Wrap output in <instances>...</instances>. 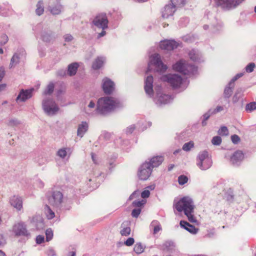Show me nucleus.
I'll list each match as a JSON object with an SVG mask.
<instances>
[{
    "instance_id": "14",
    "label": "nucleus",
    "mask_w": 256,
    "mask_h": 256,
    "mask_svg": "<svg viewBox=\"0 0 256 256\" xmlns=\"http://www.w3.org/2000/svg\"><path fill=\"white\" fill-rule=\"evenodd\" d=\"M152 84L153 77L152 76H148L145 80L144 90L150 96L152 95L154 93Z\"/></svg>"
},
{
    "instance_id": "7",
    "label": "nucleus",
    "mask_w": 256,
    "mask_h": 256,
    "mask_svg": "<svg viewBox=\"0 0 256 256\" xmlns=\"http://www.w3.org/2000/svg\"><path fill=\"white\" fill-rule=\"evenodd\" d=\"M108 20L106 13L102 12L98 14L94 18L92 23L98 28L102 30L108 28Z\"/></svg>"
},
{
    "instance_id": "60",
    "label": "nucleus",
    "mask_w": 256,
    "mask_h": 256,
    "mask_svg": "<svg viewBox=\"0 0 256 256\" xmlns=\"http://www.w3.org/2000/svg\"><path fill=\"white\" fill-rule=\"evenodd\" d=\"M106 34V32L104 30H103L101 32L98 34V37L100 38L102 36H103Z\"/></svg>"
},
{
    "instance_id": "47",
    "label": "nucleus",
    "mask_w": 256,
    "mask_h": 256,
    "mask_svg": "<svg viewBox=\"0 0 256 256\" xmlns=\"http://www.w3.org/2000/svg\"><path fill=\"white\" fill-rule=\"evenodd\" d=\"M141 210L140 208L134 209L132 210V215L134 218H137L140 214Z\"/></svg>"
},
{
    "instance_id": "39",
    "label": "nucleus",
    "mask_w": 256,
    "mask_h": 256,
    "mask_svg": "<svg viewBox=\"0 0 256 256\" xmlns=\"http://www.w3.org/2000/svg\"><path fill=\"white\" fill-rule=\"evenodd\" d=\"M46 240L48 242L53 237V232L51 228H48L46 231Z\"/></svg>"
},
{
    "instance_id": "62",
    "label": "nucleus",
    "mask_w": 256,
    "mask_h": 256,
    "mask_svg": "<svg viewBox=\"0 0 256 256\" xmlns=\"http://www.w3.org/2000/svg\"><path fill=\"white\" fill-rule=\"evenodd\" d=\"M136 194H137V192H136H136H133V193L130 195V199H131V200H132V199H133V198H134L135 196H136Z\"/></svg>"
},
{
    "instance_id": "3",
    "label": "nucleus",
    "mask_w": 256,
    "mask_h": 256,
    "mask_svg": "<svg viewBox=\"0 0 256 256\" xmlns=\"http://www.w3.org/2000/svg\"><path fill=\"white\" fill-rule=\"evenodd\" d=\"M212 164V160L208 156L207 152L204 151L200 152L198 158L197 166L202 170L208 169Z\"/></svg>"
},
{
    "instance_id": "18",
    "label": "nucleus",
    "mask_w": 256,
    "mask_h": 256,
    "mask_svg": "<svg viewBox=\"0 0 256 256\" xmlns=\"http://www.w3.org/2000/svg\"><path fill=\"white\" fill-rule=\"evenodd\" d=\"M176 10V8L172 4L166 5L162 12V16L164 18H168L172 16Z\"/></svg>"
},
{
    "instance_id": "45",
    "label": "nucleus",
    "mask_w": 256,
    "mask_h": 256,
    "mask_svg": "<svg viewBox=\"0 0 256 256\" xmlns=\"http://www.w3.org/2000/svg\"><path fill=\"white\" fill-rule=\"evenodd\" d=\"M58 155L60 158H64L66 156V152L65 148L60 149L58 152Z\"/></svg>"
},
{
    "instance_id": "41",
    "label": "nucleus",
    "mask_w": 256,
    "mask_h": 256,
    "mask_svg": "<svg viewBox=\"0 0 256 256\" xmlns=\"http://www.w3.org/2000/svg\"><path fill=\"white\" fill-rule=\"evenodd\" d=\"M50 12L53 14H58L61 12V6H59L58 7L52 8L50 10Z\"/></svg>"
},
{
    "instance_id": "19",
    "label": "nucleus",
    "mask_w": 256,
    "mask_h": 256,
    "mask_svg": "<svg viewBox=\"0 0 256 256\" xmlns=\"http://www.w3.org/2000/svg\"><path fill=\"white\" fill-rule=\"evenodd\" d=\"M244 158L243 152L240 150L235 152L230 157V162L232 164H236L238 162H241Z\"/></svg>"
},
{
    "instance_id": "55",
    "label": "nucleus",
    "mask_w": 256,
    "mask_h": 256,
    "mask_svg": "<svg viewBox=\"0 0 256 256\" xmlns=\"http://www.w3.org/2000/svg\"><path fill=\"white\" fill-rule=\"evenodd\" d=\"M48 256H54L56 255L54 251L52 249H50L47 252Z\"/></svg>"
},
{
    "instance_id": "46",
    "label": "nucleus",
    "mask_w": 256,
    "mask_h": 256,
    "mask_svg": "<svg viewBox=\"0 0 256 256\" xmlns=\"http://www.w3.org/2000/svg\"><path fill=\"white\" fill-rule=\"evenodd\" d=\"M145 203H146V200H138V201L136 200L132 202V204L134 206L140 207L144 205Z\"/></svg>"
},
{
    "instance_id": "54",
    "label": "nucleus",
    "mask_w": 256,
    "mask_h": 256,
    "mask_svg": "<svg viewBox=\"0 0 256 256\" xmlns=\"http://www.w3.org/2000/svg\"><path fill=\"white\" fill-rule=\"evenodd\" d=\"M5 75V71L2 67L0 68V82H1Z\"/></svg>"
},
{
    "instance_id": "1",
    "label": "nucleus",
    "mask_w": 256,
    "mask_h": 256,
    "mask_svg": "<svg viewBox=\"0 0 256 256\" xmlns=\"http://www.w3.org/2000/svg\"><path fill=\"white\" fill-rule=\"evenodd\" d=\"M120 106L119 100L114 98L104 96L98 100L96 106L97 112L106 115Z\"/></svg>"
},
{
    "instance_id": "52",
    "label": "nucleus",
    "mask_w": 256,
    "mask_h": 256,
    "mask_svg": "<svg viewBox=\"0 0 256 256\" xmlns=\"http://www.w3.org/2000/svg\"><path fill=\"white\" fill-rule=\"evenodd\" d=\"M254 66H255V65H248L246 67V70L248 72H252L254 70Z\"/></svg>"
},
{
    "instance_id": "20",
    "label": "nucleus",
    "mask_w": 256,
    "mask_h": 256,
    "mask_svg": "<svg viewBox=\"0 0 256 256\" xmlns=\"http://www.w3.org/2000/svg\"><path fill=\"white\" fill-rule=\"evenodd\" d=\"M180 226L181 227L193 234H196L198 231V229L196 228L194 226L190 224L188 222L184 220H181L180 222Z\"/></svg>"
},
{
    "instance_id": "9",
    "label": "nucleus",
    "mask_w": 256,
    "mask_h": 256,
    "mask_svg": "<svg viewBox=\"0 0 256 256\" xmlns=\"http://www.w3.org/2000/svg\"><path fill=\"white\" fill-rule=\"evenodd\" d=\"M13 232L16 236H28L30 234L26 225L22 222L15 224L13 226Z\"/></svg>"
},
{
    "instance_id": "40",
    "label": "nucleus",
    "mask_w": 256,
    "mask_h": 256,
    "mask_svg": "<svg viewBox=\"0 0 256 256\" xmlns=\"http://www.w3.org/2000/svg\"><path fill=\"white\" fill-rule=\"evenodd\" d=\"M212 142L214 145H220L222 142V138L220 136H214L212 140Z\"/></svg>"
},
{
    "instance_id": "43",
    "label": "nucleus",
    "mask_w": 256,
    "mask_h": 256,
    "mask_svg": "<svg viewBox=\"0 0 256 256\" xmlns=\"http://www.w3.org/2000/svg\"><path fill=\"white\" fill-rule=\"evenodd\" d=\"M242 75L243 74L242 73L237 74L234 77L232 78V80H230L228 84L230 86H234V82L236 81L240 78L242 77Z\"/></svg>"
},
{
    "instance_id": "59",
    "label": "nucleus",
    "mask_w": 256,
    "mask_h": 256,
    "mask_svg": "<svg viewBox=\"0 0 256 256\" xmlns=\"http://www.w3.org/2000/svg\"><path fill=\"white\" fill-rule=\"evenodd\" d=\"M6 85L5 84H0V92L4 90L6 88Z\"/></svg>"
},
{
    "instance_id": "11",
    "label": "nucleus",
    "mask_w": 256,
    "mask_h": 256,
    "mask_svg": "<svg viewBox=\"0 0 256 256\" xmlns=\"http://www.w3.org/2000/svg\"><path fill=\"white\" fill-rule=\"evenodd\" d=\"M102 89L105 94H110L114 89V82L108 78H104L102 80Z\"/></svg>"
},
{
    "instance_id": "48",
    "label": "nucleus",
    "mask_w": 256,
    "mask_h": 256,
    "mask_svg": "<svg viewBox=\"0 0 256 256\" xmlns=\"http://www.w3.org/2000/svg\"><path fill=\"white\" fill-rule=\"evenodd\" d=\"M231 140L233 143L238 144L240 141V138L236 134H234L231 136Z\"/></svg>"
},
{
    "instance_id": "56",
    "label": "nucleus",
    "mask_w": 256,
    "mask_h": 256,
    "mask_svg": "<svg viewBox=\"0 0 256 256\" xmlns=\"http://www.w3.org/2000/svg\"><path fill=\"white\" fill-rule=\"evenodd\" d=\"M64 39L66 41L69 42L72 40V36L71 35L68 34L65 36Z\"/></svg>"
},
{
    "instance_id": "25",
    "label": "nucleus",
    "mask_w": 256,
    "mask_h": 256,
    "mask_svg": "<svg viewBox=\"0 0 256 256\" xmlns=\"http://www.w3.org/2000/svg\"><path fill=\"white\" fill-rule=\"evenodd\" d=\"M44 210L48 219L51 220L55 216L54 212L52 210V209L48 204L45 205Z\"/></svg>"
},
{
    "instance_id": "12",
    "label": "nucleus",
    "mask_w": 256,
    "mask_h": 256,
    "mask_svg": "<svg viewBox=\"0 0 256 256\" xmlns=\"http://www.w3.org/2000/svg\"><path fill=\"white\" fill-rule=\"evenodd\" d=\"M34 88L24 90H22L16 98V102H24L32 96Z\"/></svg>"
},
{
    "instance_id": "35",
    "label": "nucleus",
    "mask_w": 256,
    "mask_h": 256,
    "mask_svg": "<svg viewBox=\"0 0 256 256\" xmlns=\"http://www.w3.org/2000/svg\"><path fill=\"white\" fill-rule=\"evenodd\" d=\"M194 146V143L192 141H190L186 143L182 146L183 150L185 151L190 150Z\"/></svg>"
},
{
    "instance_id": "57",
    "label": "nucleus",
    "mask_w": 256,
    "mask_h": 256,
    "mask_svg": "<svg viewBox=\"0 0 256 256\" xmlns=\"http://www.w3.org/2000/svg\"><path fill=\"white\" fill-rule=\"evenodd\" d=\"M134 130V126H130L127 129V132L132 133Z\"/></svg>"
},
{
    "instance_id": "16",
    "label": "nucleus",
    "mask_w": 256,
    "mask_h": 256,
    "mask_svg": "<svg viewBox=\"0 0 256 256\" xmlns=\"http://www.w3.org/2000/svg\"><path fill=\"white\" fill-rule=\"evenodd\" d=\"M221 4H224L228 8H234L244 0H218Z\"/></svg>"
},
{
    "instance_id": "17",
    "label": "nucleus",
    "mask_w": 256,
    "mask_h": 256,
    "mask_svg": "<svg viewBox=\"0 0 256 256\" xmlns=\"http://www.w3.org/2000/svg\"><path fill=\"white\" fill-rule=\"evenodd\" d=\"M26 58V52L24 50H22L18 52L15 53L12 59L11 62L12 64H17L22 62Z\"/></svg>"
},
{
    "instance_id": "23",
    "label": "nucleus",
    "mask_w": 256,
    "mask_h": 256,
    "mask_svg": "<svg viewBox=\"0 0 256 256\" xmlns=\"http://www.w3.org/2000/svg\"><path fill=\"white\" fill-rule=\"evenodd\" d=\"M175 246L173 242L171 241L166 242L162 246L163 250L172 252L174 250Z\"/></svg>"
},
{
    "instance_id": "26",
    "label": "nucleus",
    "mask_w": 256,
    "mask_h": 256,
    "mask_svg": "<svg viewBox=\"0 0 256 256\" xmlns=\"http://www.w3.org/2000/svg\"><path fill=\"white\" fill-rule=\"evenodd\" d=\"M170 1L176 8H178L184 6L186 4V0H170Z\"/></svg>"
},
{
    "instance_id": "49",
    "label": "nucleus",
    "mask_w": 256,
    "mask_h": 256,
    "mask_svg": "<svg viewBox=\"0 0 256 256\" xmlns=\"http://www.w3.org/2000/svg\"><path fill=\"white\" fill-rule=\"evenodd\" d=\"M150 195V192L148 190H144L141 194V196L144 198H148Z\"/></svg>"
},
{
    "instance_id": "22",
    "label": "nucleus",
    "mask_w": 256,
    "mask_h": 256,
    "mask_svg": "<svg viewBox=\"0 0 256 256\" xmlns=\"http://www.w3.org/2000/svg\"><path fill=\"white\" fill-rule=\"evenodd\" d=\"M88 124L85 122H82L78 126L77 135L82 138L84 133L88 130Z\"/></svg>"
},
{
    "instance_id": "13",
    "label": "nucleus",
    "mask_w": 256,
    "mask_h": 256,
    "mask_svg": "<svg viewBox=\"0 0 256 256\" xmlns=\"http://www.w3.org/2000/svg\"><path fill=\"white\" fill-rule=\"evenodd\" d=\"M173 68L184 75H190L194 65H173Z\"/></svg>"
},
{
    "instance_id": "31",
    "label": "nucleus",
    "mask_w": 256,
    "mask_h": 256,
    "mask_svg": "<svg viewBox=\"0 0 256 256\" xmlns=\"http://www.w3.org/2000/svg\"><path fill=\"white\" fill-rule=\"evenodd\" d=\"M77 65H69L68 67V74L70 76L74 75L77 71L78 66Z\"/></svg>"
},
{
    "instance_id": "33",
    "label": "nucleus",
    "mask_w": 256,
    "mask_h": 256,
    "mask_svg": "<svg viewBox=\"0 0 256 256\" xmlns=\"http://www.w3.org/2000/svg\"><path fill=\"white\" fill-rule=\"evenodd\" d=\"M218 134L222 136H226L228 134V130L226 126H222L218 130Z\"/></svg>"
},
{
    "instance_id": "27",
    "label": "nucleus",
    "mask_w": 256,
    "mask_h": 256,
    "mask_svg": "<svg viewBox=\"0 0 256 256\" xmlns=\"http://www.w3.org/2000/svg\"><path fill=\"white\" fill-rule=\"evenodd\" d=\"M154 70L160 74L164 73L168 68L167 65H153Z\"/></svg>"
},
{
    "instance_id": "6",
    "label": "nucleus",
    "mask_w": 256,
    "mask_h": 256,
    "mask_svg": "<svg viewBox=\"0 0 256 256\" xmlns=\"http://www.w3.org/2000/svg\"><path fill=\"white\" fill-rule=\"evenodd\" d=\"M152 170L149 164L146 162L143 163L140 168L138 172V176L140 180H147L150 176Z\"/></svg>"
},
{
    "instance_id": "61",
    "label": "nucleus",
    "mask_w": 256,
    "mask_h": 256,
    "mask_svg": "<svg viewBox=\"0 0 256 256\" xmlns=\"http://www.w3.org/2000/svg\"><path fill=\"white\" fill-rule=\"evenodd\" d=\"M95 106V104L92 102H90V104L88 105V106L90 108H94Z\"/></svg>"
},
{
    "instance_id": "28",
    "label": "nucleus",
    "mask_w": 256,
    "mask_h": 256,
    "mask_svg": "<svg viewBox=\"0 0 256 256\" xmlns=\"http://www.w3.org/2000/svg\"><path fill=\"white\" fill-rule=\"evenodd\" d=\"M44 12V8L42 6V2L39 1L36 4V12L37 15L40 16L42 15Z\"/></svg>"
},
{
    "instance_id": "15",
    "label": "nucleus",
    "mask_w": 256,
    "mask_h": 256,
    "mask_svg": "<svg viewBox=\"0 0 256 256\" xmlns=\"http://www.w3.org/2000/svg\"><path fill=\"white\" fill-rule=\"evenodd\" d=\"M164 158L162 156H153L150 158L148 162H147L150 164V166L152 169L154 168H156L160 166L164 162Z\"/></svg>"
},
{
    "instance_id": "53",
    "label": "nucleus",
    "mask_w": 256,
    "mask_h": 256,
    "mask_svg": "<svg viewBox=\"0 0 256 256\" xmlns=\"http://www.w3.org/2000/svg\"><path fill=\"white\" fill-rule=\"evenodd\" d=\"M162 230V227L160 224L154 226V234H157L158 232Z\"/></svg>"
},
{
    "instance_id": "37",
    "label": "nucleus",
    "mask_w": 256,
    "mask_h": 256,
    "mask_svg": "<svg viewBox=\"0 0 256 256\" xmlns=\"http://www.w3.org/2000/svg\"><path fill=\"white\" fill-rule=\"evenodd\" d=\"M188 181V178L186 176L181 175L178 178V182L180 185H183L186 184Z\"/></svg>"
},
{
    "instance_id": "63",
    "label": "nucleus",
    "mask_w": 256,
    "mask_h": 256,
    "mask_svg": "<svg viewBox=\"0 0 256 256\" xmlns=\"http://www.w3.org/2000/svg\"><path fill=\"white\" fill-rule=\"evenodd\" d=\"M70 256H76V252H71L69 253Z\"/></svg>"
},
{
    "instance_id": "24",
    "label": "nucleus",
    "mask_w": 256,
    "mask_h": 256,
    "mask_svg": "<svg viewBox=\"0 0 256 256\" xmlns=\"http://www.w3.org/2000/svg\"><path fill=\"white\" fill-rule=\"evenodd\" d=\"M150 64H164L160 55L158 54H154L152 55L150 58Z\"/></svg>"
},
{
    "instance_id": "38",
    "label": "nucleus",
    "mask_w": 256,
    "mask_h": 256,
    "mask_svg": "<svg viewBox=\"0 0 256 256\" xmlns=\"http://www.w3.org/2000/svg\"><path fill=\"white\" fill-rule=\"evenodd\" d=\"M8 40V38L6 34H2L0 36V45L6 44Z\"/></svg>"
},
{
    "instance_id": "34",
    "label": "nucleus",
    "mask_w": 256,
    "mask_h": 256,
    "mask_svg": "<svg viewBox=\"0 0 256 256\" xmlns=\"http://www.w3.org/2000/svg\"><path fill=\"white\" fill-rule=\"evenodd\" d=\"M256 110V102H252L246 105V111L252 112Z\"/></svg>"
},
{
    "instance_id": "29",
    "label": "nucleus",
    "mask_w": 256,
    "mask_h": 256,
    "mask_svg": "<svg viewBox=\"0 0 256 256\" xmlns=\"http://www.w3.org/2000/svg\"><path fill=\"white\" fill-rule=\"evenodd\" d=\"M144 250V248L140 243H136L134 248V252L138 254H142Z\"/></svg>"
},
{
    "instance_id": "30",
    "label": "nucleus",
    "mask_w": 256,
    "mask_h": 256,
    "mask_svg": "<svg viewBox=\"0 0 256 256\" xmlns=\"http://www.w3.org/2000/svg\"><path fill=\"white\" fill-rule=\"evenodd\" d=\"M54 88V84L52 82H50L44 90V94L45 95L50 94L53 92Z\"/></svg>"
},
{
    "instance_id": "36",
    "label": "nucleus",
    "mask_w": 256,
    "mask_h": 256,
    "mask_svg": "<svg viewBox=\"0 0 256 256\" xmlns=\"http://www.w3.org/2000/svg\"><path fill=\"white\" fill-rule=\"evenodd\" d=\"M130 228L129 226L124 227L120 230V233L122 236H128L130 233Z\"/></svg>"
},
{
    "instance_id": "42",
    "label": "nucleus",
    "mask_w": 256,
    "mask_h": 256,
    "mask_svg": "<svg viewBox=\"0 0 256 256\" xmlns=\"http://www.w3.org/2000/svg\"><path fill=\"white\" fill-rule=\"evenodd\" d=\"M231 86L229 85L228 87L225 88L224 91V94L226 97H230L232 92V88L230 87Z\"/></svg>"
},
{
    "instance_id": "5",
    "label": "nucleus",
    "mask_w": 256,
    "mask_h": 256,
    "mask_svg": "<svg viewBox=\"0 0 256 256\" xmlns=\"http://www.w3.org/2000/svg\"><path fill=\"white\" fill-rule=\"evenodd\" d=\"M159 46L162 50L170 51L182 46V43L173 40H164L160 42Z\"/></svg>"
},
{
    "instance_id": "58",
    "label": "nucleus",
    "mask_w": 256,
    "mask_h": 256,
    "mask_svg": "<svg viewBox=\"0 0 256 256\" xmlns=\"http://www.w3.org/2000/svg\"><path fill=\"white\" fill-rule=\"evenodd\" d=\"M91 156H92V161L93 162L96 164H98V162L96 161V157H95V156H94V153H92L91 154Z\"/></svg>"
},
{
    "instance_id": "21",
    "label": "nucleus",
    "mask_w": 256,
    "mask_h": 256,
    "mask_svg": "<svg viewBox=\"0 0 256 256\" xmlns=\"http://www.w3.org/2000/svg\"><path fill=\"white\" fill-rule=\"evenodd\" d=\"M10 204L18 210H20L22 208V200L20 198L14 196L10 200Z\"/></svg>"
},
{
    "instance_id": "51",
    "label": "nucleus",
    "mask_w": 256,
    "mask_h": 256,
    "mask_svg": "<svg viewBox=\"0 0 256 256\" xmlns=\"http://www.w3.org/2000/svg\"><path fill=\"white\" fill-rule=\"evenodd\" d=\"M106 62V60L104 58L99 57L96 60V64H103Z\"/></svg>"
},
{
    "instance_id": "4",
    "label": "nucleus",
    "mask_w": 256,
    "mask_h": 256,
    "mask_svg": "<svg viewBox=\"0 0 256 256\" xmlns=\"http://www.w3.org/2000/svg\"><path fill=\"white\" fill-rule=\"evenodd\" d=\"M161 79L162 81L168 82L173 88H179L182 84V78L176 74L164 75Z\"/></svg>"
},
{
    "instance_id": "44",
    "label": "nucleus",
    "mask_w": 256,
    "mask_h": 256,
    "mask_svg": "<svg viewBox=\"0 0 256 256\" xmlns=\"http://www.w3.org/2000/svg\"><path fill=\"white\" fill-rule=\"evenodd\" d=\"M134 242V240L132 238H128L124 242V244L126 246H132Z\"/></svg>"
},
{
    "instance_id": "10",
    "label": "nucleus",
    "mask_w": 256,
    "mask_h": 256,
    "mask_svg": "<svg viewBox=\"0 0 256 256\" xmlns=\"http://www.w3.org/2000/svg\"><path fill=\"white\" fill-rule=\"evenodd\" d=\"M43 107L44 111L49 114H54L58 110L56 103L52 100L44 102Z\"/></svg>"
},
{
    "instance_id": "64",
    "label": "nucleus",
    "mask_w": 256,
    "mask_h": 256,
    "mask_svg": "<svg viewBox=\"0 0 256 256\" xmlns=\"http://www.w3.org/2000/svg\"><path fill=\"white\" fill-rule=\"evenodd\" d=\"M6 254L5 253L0 250V256H5Z\"/></svg>"
},
{
    "instance_id": "50",
    "label": "nucleus",
    "mask_w": 256,
    "mask_h": 256,
    "mask_svg": "<svg viewBox=\"0 0 256 256\" xmlns=\"http://www.w3.org/2000/svg\"><path fill=\"white\" fill-rule=\"evenodd\" d=\"M44 242V236L42 235H38L36 236V242L38 244H40Z\"/></svg>"
},
{
    "instance_id": "8",
    "label": "nucleus",
    "mask_w": 256,
    "mask_h": 256,
    "mask_svg": "<svg viewBox=\"0 0 256 256\" xmlns=\"http://www.w3.org/2000/svg\"><path fill=\"white\" fill-rule=\"evenodd\" d=\"M64 196L60 191H54L51 196L48 198L49 203L54 206L58 207L63 202Z\"/></svg>"
},
{
    "instance_id": "32",
    "label": "nucleus",
    "mask_w": 256,
    "mask_h": 256,
    "mask_svg": "<svg viewBox=\"0 0 256 256\" xmlns=\"http://www.w3.org/2000/svg\"><path fill=\"white\" fill-rule=\"evenodd\" d=\"M188 56L193 61H196L198 58V54L194 50L190 51Z\"/></svg>"
},
{
    "instance_id": "2",
    "label": "nucleus",
    "mask_w": 256,
    "mask_h": 256,
    "mask_svg": "<svg viewBox=\"0 0 256 256\" xmlns=\"http://www.w3.org/2000/svg\"><path fill=\"white\" fill-rule=\"evenodd\" d=\"M175 208L179 212H184L188 220L191 222H196L193 215L194 206L192 200L188 197H184L174 204Z\"/></svg>"
}]
</instances>
